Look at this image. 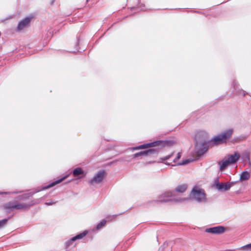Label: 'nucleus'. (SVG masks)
Here are the masks:
<instances>
[{
    "label": "nucleus",
    "instance_id": "nucleus-1",
    "mask_svg": "<svg viewBox=\"0 0 251 251\" xmlns=\"http://www.w3.org/2000/svg\"><path fill=\"white\" fill-rule=\"evenodd\" d=\"M175 144V142L172 140H158L155 141L151 143L144 144L143 145H140L138 147L134 148L135 150H140L143 149H146L148 148L153 147H158L160 148L165 147H170L173 146ZM159 149L158 148L157 149H150L147 150L148 152V156H155L157 155L158 152H159Z\"/></svg>",
    "mask_w": 251,
    "mask_h": 251
},
{
    "label": "nucleus",
    "instance_id": "nucleus-2",
    "mask_svg": "<svg viewBox=\"0 0 251 251\" xmlns=\"http://www.w3.org/2000/svg\"><path fill=\"white\" fill-rule=\"evenodd\" d=\"M31 204L21 203L18 201H12L4 203L3 208L9 211L29 208Z\"/></svg>",
    "mask_w": 251,
    "mask_h": 251
},
{
    "label": "nucleus",
    "instance_id": "nucleus-3",
    "mask_svg": "<svg viewBox=\"0 0 251 251\" xmlns=\"http://www.w3.org/2000/svg\"><path fill=\"white\" fill-rule=\"evenodd\" d=\"M205 196L204 190L197 187H194L190 193V197L199 202L205 201Z\"/></svg>",
    "mask_w": 251,
    "mask_h": 251
},
{
    "label": "nucleus",
    "instance_id": "nucleus-4",
    "mask_svg": "<svg viewBox=\"0 0 251 251\" xmlns=\"http://www.w3.org/2000/svg\"><path fill=\"white\" fill-rule=\"evenodd\" d=\"M232 133V130L231 129L227 130L219 134L217 136L214 137L211 141L215 144L218 145L223 143H225L227 139L229 138Z\"/></svg>",
    "mask_w": 251,
    "mask_h": 251
},
{
    "label": "nucleus",
    "instance_id": "nucleus-5",
    "mask_svg": "<svg viewBox=\"0 0 251 251\" xmlns=\"http://www.w3.org/2000/svg\"><path fill=\"white\" fill-rule=\"evenodd\" d=\"M209 144L195 143L194 151L197 157L201 156L208 151Z\"/></svg>",
    "mask_w": 251,
    "mask_h": 251
},
{
    "label": "nucleus",
    "instance_id": "nucleus-6",
    "mask_svg": "<svg viewBox=\"0 0 251 251\" xmlns=\"http://www.w3.org/2000/svg\"><path fill=\"white\" fill-rule=\"evenodd\" d=\"M106 176V173L105 171L100 170L94 176L92 179L89 181V183L92 185L99 184L102 181Z\"/></svg>",
    "mask_w": 251,
    "mask_h": 251
},
{
    "label": "nucleus",
    "instance_id": "nucleus-7",
    "mask_svg": "<svg viewBox=\"0 0 251 251\" xmlns=\"http://www.w3.org/2000/svg\"><path fill=\"white\" fill-rule=\"evenodd\" d=\"M195 143L209 144L210 141L208 139V135L204 131H199L195 135Z\"/></svg>",
    "mask_w": 251,
    "mask_h": 251
},
{
    "label": "nucleus",
    "instance_id": "nucleus-8",
    "mask_svg": "<svg viewBox=\"0 0 251 251\" xmlns=\"http://www.w3.org/2000/svg\"><path fill=\"white\" fill-rule=\"evenodd\" d=\"M173 196H174L173 192L171 191H168L162 194L159 197V200H156L154 201L156 203L166 202L171 201L172 199H171V198Z\"/></svg>",
    "mask_w": 251,
    "mask_h": 251
},
{
    "label": "nucleus",
    "instance_id": "nucleus-9",
    "mask_svg": "<svg viewBox=\"0 0 251 251\" xmlns=\"http://www.w3.org/2000/svg\"><path fill=\"white\" fill-rule=\"evenodd\" d=\"M32 17H27L20 21L17 27V31H21L24 28L27 27L30 23Z\"/></svg>",
    "mask_w": 251,
    "mask_h": 251
},
{
    "label": "nucleus",
    "instance_id": "nucleus-10",
    "mask_svg": "<svg viewBox=\"0 0 251 251\" xmlns=\"http://www.w3.org/2000/svg\"><path fill=\"white\" fill-rule=\"evenodd\" d=\"M234 184V182H226V183L215 182V187L217 189L221 191H226Z\"/></svg>",
    "mask_w": 251,
    "mask_h": 251
},
{
    "label": "nucleus",
    "instance_id": "nucleus-11",
    "mask_svg": "<svg viewBox=\"0 0 251 251\" xmlns=\"http://www.w3.org/2000/svg\"><path fill=\"white\" fill-rule=\"evenodd\" d=\"M225 227L222 226H217L213 227L206 228L205 232L212 234H220L225 231Z\"/></svg>",
    "mask_w": 251,
    "mask_h": 251
},
{
    "label": "nucleus",
    "instance_id": "nucleus-12",
    "mask_svg": "<svg viewBox=\"0 0 251 251\" xmlns=\"http://www.w3.org/2000/svg\"><path fill=\"white\" fill-rule=\"evenodd\" d=\"M240 155L237 152H235L233 154H229L226 158L231 164L235 163L240 158Z\"/></svg>",
    "mask_w": 251,
    "mask_h": 251
},
{
    "label": "nucleus",
    "instance_id": "nucleus-13",
    "mask_svg": "<svg viewBox=\"0 0 251 251\" xmlns=\"http://www.w3.org/2000/svg\"><path fill=\"white\" fill-rule=\"evenodd\" d=\"M87 234V231H84L82 233H81L76 235L75 236L73 237L69 241H68L67 242H66V246H70V245L72 243L76 241L77 239H80L82 238L83 237L86 236Z\"/></svg>",
    "mask_w": 251,
    "mask_h": 251
},
{
    "label": "nucleus",
    "instance_id": "nucleus-14",
    "mask_svg": "<svg viewBox=\"0 0 251 251\" xmlns=\"http://www.w3.org/2000/svg\"><path fill=\"white\" fill-rule=\"evenodd\" d=\"M73 174L74 176L78 177L79 178H81L85 175L83 170L79 167L75 169L73 171Z\"/></svg>",
    "mask_w": 251,
    "mask_h": 251
},
{
    "label": "nucleus",
    "instance_id": "nucleus-15",
    "mask_svg": "<svg viewBox=\"0 0 251 251\" xmlns=\"http://www.w3.org/2000/svg\"><path fill=\"white\" fill-rule=\"evenodd\" d=\"M218 164L220 165L219 170L221 171L224 170L227 166L231 164V163L227 159H224L221 161H219Z\"/></svg>",
    "mask_w": 251,
    "mask_h": 251
},
{
    "label": "nucleus",
    "instance_id": "nucleus-16",
    "mask_svg": "<svg viewBox=\"0 0 251 251\" xmlns=\"http://www.w3.org/2000/svg\"><path fill=\"white\" fill-rule=\"evenodd\" d=\"M187 188V185L185 184H181L178 185L176 188V191L178 193H183L184 192Z\"/></svg>",
    "mask_w": 251,
    "mask_h": 251
},
{
    "label": "nucleus",
    "instance_id": "nucleus-17",
    "mask_svg": "<svg viewBox=\"0 0 251 251\" xmlns=\"http://www.w3.org/2000/svg\"><path fill=\"white\" fill-rule=\"evenodd\" d=\"M250 177V173L247 171H244L240 175V179L241 181H244L249 179Z\"/></svg>",
    "mask_w": 251,
    "mask_h": 251
},
{
    "label": "nucleus",
    "instance_id": "nucleus-18",
    "mask_svg": "<svg viewBox=\"0 0 251 251\" xmlns=\"http://www.w3.org/2000/svg\"><path fill=\"white\" fill-rule=\"evenodd\" d=\"M67 177V176H65L57 180H56L52 183H51L49 185H47V186L45 187L44 188V189H48V188H50L54 185H55L56 184H58L59 183H60L61 182H62L64 179H65V178H66Z\"/></svg>",
    "mask_w": 251,
    "mask_h": 251
},
{
    "label": "nucleus",
    "instance_id": "nucleus-19",
    "mask_svg": "<svg viewBox=\"0 0 251 251\" xmlns=\"http://www.w3.org/2000/svg\"><path fill=\"white\" fill-rule=\"evenodd\" d=\"M9 218L0 220V229L4 227L7 224Z\"/></svg>",
    "mask_w": 251,
    "mask_h": 251
},
{
    "label": "nucleus",
    "instance_id": "nucleus-20",
    "mask_svg": "<svg viewBox=\"0 0 251 251\" xmlns=\"http://www.w3.org/2000/svg\"><path fill=\"white\" fill-rule=\"evenodd\" d=\"M194 160L191 159H188L184 160H183L181 162H180L177 163V165H184L188 164L189 163H190L192 162Z\"/></svg>",
    "mask_w": 251,
    "mask_h": 251
},
{
    "label": "nucleus",
    "instance_id": "nucleus-21",
    "mask_svg": "<svg viewBox=\"0 0 251 251\" xmlns=\"http://www.w3.org/2000/svg\"><path fill=\"white\" fill-rule=\"evenodd\" d=\"M106 221L104 219L102 220L96 226V229L99 230L101 228L106 224Z\"/></svg>",
    "mask_w": 251,
    "mask_h": 251
},
{
    "label": "nucleus",
    "instance_id": "nucleus-22",
    "mask_svg": "<svg viewBox=\"0 0 251 251\" xmlns=\"http://www.w3.org/2000/svg\"><path fill=\"white\" fill-rule=\"evenodd\" d=\"M242 251H251V243L248 245H245L243 247H242L241 248Z\"/></svg>",
    "mask_w": 251,
    "mask_h": 251
},
{
    "label": "nucleus",
    "instance_id": "nucleus-23",
    "mask_svg": "<svg viewBox=\"0 0 251 251\" xmlns=\"http://www.w3.org/2000/svg\"><path fill=\"white\" fill-rule=\"evenodd\" d=\"M244 157L249 161L250 159V152L249 151H245L243 154Z\"/></svg>",
    "mask_w": 251,
    "mask_h": 251
},
{
    "label": "nucleus",
    "instance_id": "nucleus-24",
    "mask_svg": "<svg viewBox=\"0 0 251 251\" xmlns=\"http://www.w3.org/2000/svg\"><path fill=\"white\" fill-rule=\"evenodd\" d=\"M173 154H174V153L173 152V153H171L170 154H169L164 157L161 158L160 159L162 161L168 160V159H170L173 156Z\"/></svg>",
    "mask_w": 251,
    "mask_h": 251
},
{
    "label": "nucleus",
    "instance_id": "nucleus-25",
    "mask_svg": "<svg viewBox=\"0 0 251 251\" xmlns=\"http://www.w3.org/2000/svg\"><path fill=\"white\" fill-rule=\"evenodd\" d=\"M181 156V153L178 152L177 154L176 157L173 160V162L174 163H176L178 159H179L180 158Z\"/></svg>",
    "mask_w": 251,
    "mask_h": 251
},
{
    "label": "nucleus",
    "instance_id": "nucleus-26",
    "mask_svg": "<svg viewBox=\"0 0 251 251\" xmlns=\"http://www.w3.org/2000/svg\"><path fill=\"white\" fill-rule=\"evenodd\" d=\"M142 156L140 152L136 153L132 155L133 158H137L139 157Z\"/></svg>",
    "mask_w": 251,
    "mask_h": 251
},
{
    "label": "nucleus",
    "instance_id": "nucleus-27",
    "mask_svg": "<svg viewBox=\"0 0 251 251\" xmlns=\"http://www.w3.org/2000/svg\"><path fill=\"white\" fill-rule=\"evenodd\" d=\"M140 152L141 153V155H142V156H148V151H147V150L146 151H140Z\"/></svg>",
    "mask_w": 251,
    "mask_h": 251
},
{
    "label": "nucleus",
    "instance_id": "nucleus-28",
    "mask_svg": "<svg viewBox=\"0 0 251 251\" xmlns=\"http://www.w3.org/2000/svg\"><path fill=\"white\" fill-rule=\"evenodd\" d=\"M56 203V201H51L50 202H47L45 203V204L47 205H51L52 204H55Z\"/></svg>",
    "mask_w": 251,
    "mask_h": 251
},
{
    "label": "nucleus",
    "instance_id": "nucleus-29",
    "mask_svg": "<svg viewBox=\"0 0 251 251\" xmlns=\"http://www.w3.org/2000/svg\"><path fill=\"white\" fill-rule=\"evenodd\" d=\"M247 93L243 90V95L245 96Z\"/></svg>",
    "mask_w": 251,
    "mask_h": 251
},
{
    "label": "nucleus",
    "instance_id": "nucleus-30",
    "mask_svg": "<svg viewBox=\"0 0 251 251\" xmlns=\"http://www.w3.org/2000/svg\"><path fill=\"white\" fill-rule=\"evenodd\" d=\"M0 194H10V193L9 192H2V193H1Z\"/></svg>",
    "mask_w": 251,
    "mask_h": 251
},
{
    "label": "nucleus",
    "instance_id": "nucleus-31",
    "mask_svg": "<svg viewBox=\"0 0 251 251\" xmlns=\"http://www.w3.org/2000/svg\"><path fill=\"white\" fill-rule=\"evenodd\" d=\"M166 164H168V165H170V163H166Z\"/></svg>",
    "mask_w": 251,
    "mask_h": 251
},
{
    "label": "nucleus",
    "instance_id": "nucleus-32",
    "mask_svg": "<svg viewBox=\"0 0 251 251\" xmlns=\"http://www.w3.org/2000/svg\"><path fill=\"white\" fill-rule=\"evenodd\" d=\"M1 32H0V36H1Z\"/></svg>",
    "mask_w": 251,
    "mask_h": 251
}]
</instances>
